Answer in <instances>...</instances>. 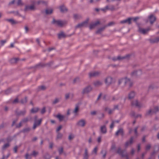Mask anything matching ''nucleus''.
Segmentation results:
<instances>
[{"label":"nucleus","instance_id":"3c124183","mask_svg":"<svg viewBox=\"0 0 159 159\" xmlns=\"http://www.w3.org/2000/svg\"><path fill=\"white\" fill-rule=\"evenodd\" d=\"M101 153L102 154H103V158H105L106 157L107 152L105 150H102L101 151Z\"/></svg>","mask_w":159,"mask_h":159},{"label":"nucleus","instance_id":"2eb2a0df","mask_svg":"<svg viewBox=\"0 0 159 159\" xmlns=\"http://www.w3.org/2000/svg\"><path fill=\"white\" fill-rule=\"evenodd\" d=\"M42 122V119H40L38 120V121H34V123L33 125V129H36L37 126L39 125Z\"/></svg>","mask_w":159,"mask_h":159},{"label":"nucleus","instance_id":"f03ea898","mask_svg":"<svg viewBox=\"0 0 159 159\" xmlns=\"http://www.w3.org/2000/svg\"><path fill=\"white\" fill-rule=\"evenodd\" d=\"M52 23L56 26L62 27L65 23L64 21L61 20H56L54 19H53Z\"/></svg>","mask_w":159,"mask_h":159},{"label":"nucleus","instance_id":"bf43d9fd","mask_svg":"<svg viewBox=\"0 0 159 159\" xmlns=\"http://www.w3.org/2000/svg\"><path fill=\"white\" fill-rule=\"evenodd\" d=\"M114 24V23L113 22H111L109 23L107 25H105V26H107V27L108 26H111Z\"/></svg>","mask_w":159,"mask_h":159},{"label":"nucleus","instance_id":"e433bc0d","mask_svg":"<svg viewBox=\"0 0 159 159\" xmlns=\"http://www.w3.org/2000/svg\"><path fill=\"white\" fill-rule=\"evenodd\" d=\"M27 101V97H25L24 98L22 99L20 101V102L22 104H24L26 103Z\"/></svg>","mask_w":159,"mask_h":159},{"label":"nucleus","instance_id":"423d86ee","mask_svg":"<svg viewBox=\"0 0 159 159\" xmlns=\"http://www.w3.org/2000/svg\"><path fill=\"white\" fill-rule=\"evenodd\" d=\"M132 106H135L139 108L143 107V105L140 102H139L137 100L132 101L131 102Z\"/></svg>","mask_w":159,"mask_h":159},{"label":"nucleus","instance_id":"ddd939ff","mask_svg":"<svg viewBox=\"0 0 159 159\" xmlns=\"http://www.w3.org/2000/svg\"><path fill=\"white\" fill-rule=\"evenodd\" d=\"M35 9V7L34 5H32L30 6L28 5L25 6L24 11H27L29 10H34Z\"/></svg>","mask_w":159,"mask_h":159},{"label":"nucleus","instance_id":"aec40b11","mask_svg":"<svg viewBox=\"0 0 159 159\" xmlns=\"http://www.w3.org/2000/svg\"><path fill=\"white\" fill-rule=\"evenodd\" d=\"M124 151L121 150L120 148H118L117 151V153L121 155L122 157H125L126 156V154H124Z\"/></svg>","mask_w":159,"mask_h":159},{"label":"nucleus","instance_id":"c85d7f7f","mask_svg":"<svg viewBox=\"0 0 159 159\" xmlns=\"http://www.w3.org/2000/svg\"><path fill=\"white\" fill-rule=\"evenodd\" d=\"M102 84V82L101 81L99 80L96 81L94 82L93 83L94 85L96 87H98L101 85Z\"/></svg>","mask_w":159,"mask_h":159},{"label":"nucleus","instance_id":"338daca9","mask_svg":"<svg viewBox=\"0 0 159 159\" xmlns=\"http://www.w3.org/2000/svg\"><path fill=\"white\" fill-rule=\"evenodd\" d=\"M114 111L113 110V109H109V110L108 111V113L109 114H111Z\"/></svg>","mask_w":159,"mask_h":159},{"label":"nucleus","instance_id":"412c9836","mask_svg":"<svg viewBox=\"0 0 159 159\" xmlns=\"http://www.w3.org/2000/svg\"><path fill=\"white\" fill-rule=\"evenodd\" d=\"M100 24V22L99 21H97L94 23L90 25L89 26V29L91 30L94 28L98 25Z\"/></svg>","mask_w":159,"mask_h":159},{"label":"nucleus","instance_id":"1a4fd4ad","mask_svg":"<svg viewBox=\"0 0 159 159\" xmlns=\"http://www.w3.org/2000/svg\"><path fill=\"white\" fill-rule=\"evenodd\" d=\"M142 74V71L139 70L133 71L131 72V75L132 76H137L140 75Z\"/></svg>","mask_w":159,"mask_h":159},{"label":"nucleus","instance_id":"bb28decb","mask_svg":"<svg viewBox=\"0 0 159 159\" xmlns=\"http://www.w3.org/2000/svg\"><path fill=\"white\" fill-rule=\"evenodd\" d=\"M119 134H121L122 136L123 135V131L122 129H118L116 133V135L118 136Z\"/></svg>","mask_w":159,"mask_h":159},{"label":"nucleus","instance_id":"79ce46f5","mask_svg":"<svg viewBox=\"0 0 159 159\" xmlns=\"http://www.w3.org/2000/svg\"><path fill=\"white\" fill-rule=\"evenodd\" d=\"M60 98H56L55 99L52 101V104L54 105L58 103L60 101Z\"/></svg>","mask_w":159,"mask_h":159},{"label":"nucleus","instance_id":"5701e85b","mask_svg":"<svg viewBox=\"0 0 159 159\" xmlns=\"http://www.w3.org/2000/svg\"><path fill=\"white\" fill-rule=\"evenodd\" d=\"M107 27V26H104L103 27H101L99 29H98L97 30L96 32V34H101V33L103 32L105 28Z\"/></svg>","mask_w":159,"mask_h":159},{"label":"nucleus","instance_id":"de8ad7c7","mask_svg":"<svg viewBox=\"0 0 159 159\" xmlns=\"http://www.w3.org/2000/svg\"><path fill=\"white\" fill-rule=\"evenodd\" d=\"M30 155H29L28 153H27L25 155V159H31V157Z\"/></svg>","mask_w":159,"mask_h":159},{"label":"nucleus","instance_id":"e2e57ef3","mask_svg":"<svg viewBox=\"0 0 159 159\" xmlns=\"http://www.w3.org/2000/svg\"><path fill=\"white\" fill-rule=\"evenodd\" d=\"M138 128V126L136 127L134 129V132L135 134L136 135H138L137 129Z\"/></svg>","mask_w":159,"mask_h":159},{"label":"nucleus","instance_id":"f704fd0d","mask_svg":"<svg viewBox=\"0 0 159 159\" xmlns=\"http://www.w3.org/2000/svg\"><path fill=\"white\" fill-rule=\"evenodd\" d=\"M60 11L62 12H64L65 11H67V9L63 5L61 6L60 7Z\"/></svg>","mask_w":159,"mask_h":159},{"label":"nucleus","instance_id":"ea45409f","mask_svg":"<svg viewBox=\"0 0 159 159\" xmlns=\"http://www.w3.org/2000/svg\"><path fill=\"white\" fill-rule=\"evenodd\" d=\"M39 154V152L36 151L35 150L33 151L32 153L31 154V155L33 156L34 157H36Z\"/></svg>","mask_w":159,"mask_h":159},{"label":"nucleus","instance_id":"4c0bfd02","mask_svg":"<svg viewBox=\"0 0 159 159\" xmlns=\"http://www.w3.org/2000/svg\"><path fill=\"white\" fill-rule=\"evenodd\" d=\"M129 55H126L125 56H123V57H121L120 56H118L117 57V59L118 60H122V59H125L126 58H127L128 57H129Z\"/></svg>","mask_w":159,"mask_h":159},{"label":"nucleus","instance_id":"6ab92c4d","mask_svg":"<svg viewBox=\"0 0 159 159\" xmlns=\"http://www.w3.org/2000/svg\"><path fill=\"white\" fill-rule=\"evenodd\" d=\"M134 137L132 136L130 138L129 140L127 141L125 143V147H127L128 146L131 145L133 142Z\"/></svg>","mask_w":159,"mask_h":159},{"label":"nucleus","instance_id":"8fccbe9b","mask_svg":"<svg viewBox=\"0 0 159 159\" xmlns=\"http://www.w3.org/2000/svg\"><path fill=\"white\" fill-rule=\"evenodd\" d=\"M62 136V134L59 133H58L57 136V139H61Z\"/></svg>","mask_w":159,"mask_h":159},{"label":"nucleus","instance_id":"37998d69","mask_svg":"<svg viewBox=\"0 0 159 159\" xmlns=\"http://www.w3.org/2000/svg\"><path fill=\"white\" fill-rule=\"evenodd\" d=\"M10 146V144L9 143H7L5 144H4L3 146L2 147V150H5L7 148L9 147Z\"/></svg>","mask_w":159,"mask_h":159},{"label":"nucleus","instance_id":"a211bd4d","mask_svg":"<svg viewBox=\"0 0 159 159\" xmlns=\"http://www.w3.org/2000/svg\"><path fill=\"white\" fill-rule=\"evenodd\" d=\"M133 82L130 80L129 79L126 78V81H125V85H128L129 86V88L131 87L133 85Z\"/></svg>","mask_w":159,"mask_h":159},{"label":"nucleus","instance_id":"20e7f679","mask_svg":"<svg viewBox=\"0 0 159 159\" xmlns=\"http://www.w3.org/2000/svg\"><path fill=\"white\" fill-rule=\"evenodd\" d=\"M15 115L16 116H24L25 115L26 111L25 109L21 111H19L18 109H17L15 111Z\"/></svg>","mask_w":159,"mask_h":159},{"label":"nucleus","instance_id":"a878e982","mask_svg":"<svg viewBox=\"0 0 159 159\" xmlns=\"http://www.w3.org/2000/svg\"><path fill=\"white\" fill-rule=\"evenodd\" d=\"M126 77L125 78H122L119 79L118 80V85H120L122 83H124V85H125V81L126 80Z\"/></svg>","mask_w":159,"mask_h":159},{"label":"nucleus","instance_id":"f3484780","mask_svg":"<svg viewBox=\"0 0 159 159\" xmlns=\"http://www.w3.org/2000/svg\"><path fill=\"white\" fill-rule=\"evenodd\" d=\"M135 95V93L134 91H131L128 94V98L129 100L133 99Z\"/></svg>","mask_w":159,"mask_h":159},{"label":"nucleus","instance_id":"0e129e2a","mask_svg":"<svg viewBox=\"0 0 159 159\" xmlns=\"http://www.w3.org/2000/svg\"><path fill=\"white\" fill-rule=\"evenodd\" d=\"M115 123V121H112L111 125H110V128L111 129H112L114 127Z\"/></svg>","mask_w":159,"mask_h":159},{"label":"nucleus","instance_id":"4be33fe9","mask_svg":"<svg viewBox=\"0 0 159 159\" xmlns=\"http://www.w3.org/2000/svg\"><path fill=\"white\" fill-rule=\"evenodd\" d=\"M151 24H152L156 20V17L152 15H151L149 17Z\"/></svg>","mask_w":159,"mask_h":159},{"label":"nucleus","instance_id":"c9c22d12","mask_svg":"<svg viewBox=\"0 0 159 159\" xmlns=\"http://www.w3.org/2000/svg\"><path fill=\"white\" fill-rule=\"evenodd\" d=\"M39 108L38 107H35L33 108L31 110V112L32 113H34L37 112L39 110Z\"/></svg>","mask_w":159,"mask_h":159},{"label":"nucleus","instance_id":"39448f33","mask_svg":"<svg viewBox=\"0 0 159 159\" xmlns=\"http://www.w3.org/2000/svg\"><path fill=\"white\" fill-rule=\"evenodd\" d=\"M150 30V29L149 28H148L146 29H144L139 27L138 31L140 34H147Z\"/></svg>","mask_w":159,"mask_h":159},{"label":"nucleus","instance_id":"58836bf2","mask_svg":"<svg viewBox=\"0 0 159 159\" xmlns=\"http://www.w3.org/2000/svg\"><path fill=\"white\" fill-rule=\"evenodd\" d=\"M18 60V58H14L11 59L10 61L11 63H16Z\"/></svg>","mask_w":159,"mask_h":159},{"label":"nucleus","instance_id":"6e6d98bb","mask_svg":"<svg viewBox=\"0 0 159 159\" xmlns=\"http://www.w3.org/2000/svg\"><path fill=\"white\" fill-rule=\"evenodd\" d=\"M23 123L21 121L19 123L18 125H17L16 126V127L17 128H19L21 127L22 126V124Z\"/></svg>","mask_w":159,"mask_h":159},{"label":"nucleus","instance_id":"69168bd1","mask_svg":"<svg viewBox=\"0 0 159 159\" xmlns=\"http://www.w3.org/2000/svg\"><path fill=\"white\" fill-rule=\"evenodd\" d=\"M13 139V138L10 137H7V140L8 142H10Z\"/></svg>","mask_w":159,"mask_h":159},{"label":"nucleus","instance_id":"393cba45","mask_svg":"<svg viewBox=\"0 0 159 159\" xmlns=\"http://www.w3.org/2000/svg\"><path fill=\"white\" fill-rule=\"evenodd\" d=\"M67 36L64 32H61L58 34V38L59 39H61L62 38H65Z\"/></svg>","mask_w":159,"mask_h":159},{"label":"nucleus","instance_id":"f257e3e1","mask_svg":"<svg viewBox=\"0 0 159 159\" xmlns=\"http://www.w3.org/2000/svg\"><path fill=\"white\" fill-rule=\"evenodd\" d=\"M92 89V87L90 85H89L83 89L82 93L83 94H88L90 93Z\"/></svg>","mask_w":159,"mask_h":159},{"label":"nucleus","instance_id":"2f4dec72","mask_svg":"<svg viewBox=\"0 0 159 159\" xmlns=\"http://www.w3.org/2000/svg\"><path fill=\"white\" fill-rule=\"evenodd\" d=\"M53 12V10L52 9H47L45 10V13L47 15H49L51 14Z\"/></svg>","mask_w":159,"mask_h":159},{"label":"nucleus","instance_id":"5fc2aeb1","mask_svg":"<svg viewBox=\"0 0 159 159\" xmlns=\"http://www.w3.org/2000/svg\"><path fill=\"white\" fill-rule=\"evenodd\" d=\"M46 112V108L45 107H43L41 110L40 112L42 114H44Z\"/></svg>","mask_w":159,"mask_h":159},{"label":"nucleus","instance_id":"72a5a7b5","mask_svg":"<svg viewBox=\"0 0 159 159\" xmlns=\"http://www.w3.org/2000/svg\"><path fill=\"white\" fill-rule=\"evenodd\" d=\"M153 111L151 109H150L145 114V116H146L149 115H151L152 114H153V113L152 112Z\"/></svg>","mask_w":159,"mask_h":159},{"label":"nucleus","instance_id":"13d9d810","mask_svg":"<svg viewBox=\"0 0 159 159\" xmlns=\"http://www.w3.org/2000/svg\"><path fill=\"white\" fill-rule=\"evenodd\" d=\"M7 42L6 40H2L0 41V43L1 44V45L2 46L3 45L4 43H5Z\"/></svg>","mask_w":159,"mask_h":159},{"label":"nucleus","instance_id":"9d476101","mask_svg":"<svg viewBox=\"0 0 159 159\" xmlns=\"http://www.w3.org/2000/svg\"><path fill=\"white\" fill-rule=\"evenodd\" d=\"M88 21V20H87L81 23L78 24L76 26H75V28H77L86 26L87 25Z\"/></svg>","mask_w":159,"mask_h":159},{"label":"nucleus","instance_id":"774afa93","mask_svg":"<svg viewBox=\"0 0 159 159\" xmlns=\"http://www.w3.org/2000/svg\"><path fill=\"white\" fill-rule=\"evenodd\" d=\"M118 107L119 106L118 105H115L114 106V107L113 109L114 111H115L116 109L118 110Z\"/></svg>","mask_w":159,"mask_h":159},{"label":"nucleus","instance_id":"49530a36","mask_svg":"<svg viewBox=\"0 0 159 159\" xmlns=\"http://www.w3.org/2000/svg\"><path fill=\"white\" fill-rule=\"evenodd\" d=\"M38 90L40 91L41 90H44L46 89V87L45 86L42 85L39 86L38 87Z\"/></svg>","mask_w":159,"mask_h":159},{"label":"nucleus","instance_id":"4468645a","mask_svg":"<svg viewBox=\"0 0 159 159\" xmlns=\"http://www.w3.org/2000/svg\"><path fill=\"white\" fill-rule=\"evenodd\" d=\"M132 18H129L127 19L122 20L120 21V23L122 24L127 23L130 25L131 23V20Z\"/></svg>","mask_w":159,"mask_h":159},{"label":"nucleus","instance_id":"a18cd8bd","mask_svg":"<svg viewBox=\"0 0 159 159\" xmlns=\"http://www.w3.org/2000/svg\"><path fill=\"white\" fill-rule=\"evenodd\" d=\"M81 17V16L79 15L75 14L74 15V18L75 20L79 19Z\"/></svg>","mask_w":159,"mask_h":159},{"label":"nucleus","instance_id":"dca6fc26","mask_svg":"<svg viewBox=\"0 0 159 159\" xmlns=\"http://www.w3.org/2000/svg\"><path fill=\"white\" fill-rule=\"evenodd\" d=\"M100 132L101 133L103 134H105L107 133V129L105 125H103L101 126Z\"/></svg>","mask_w":159,"mask_h":159},{"label":"nucleus","instance_id":"09e8293b","mask_svg":"<svg viewBox=\"0 0 159 159\" xmlns=\"http://www.w3.org/2000/svg\"><path fill=\"white\" fill-rule=\"evenodd\" d=\"M11 92V89H8L5 91V93L6 94H8Z\"/></svg>","mask_w":159,"mask_h":159},{"label":"nucleus","instance_id":"473e14b6","mask_svg":"<svg viewBox=\"0 0 159 159\" xmlns=\"http://www.w3.org/2000/svg\"><path fill=\"white\" fill-rule=\"evenodd\" d=\"M79 107L78 105H76L75 106V108L73 111V113L75 114H76L79 111Z\"/></svg>","mask_w":159,"mask_h":159},{"label":"nucleus","instance_id":"680f3d73","mask_svg":"<svg viewBox=\"0 0 159 159\" xmlns=\"http://www.w3.org/2000/svg\"><path fill=\"white\" fill-rule=\"evenodd\" d=\"M58 152L60 154H61L63 152V148L61 147L58 149Z\"/></svg>","mask_w":159,"mask_h":159},{"label":"nucleus","instance_id":"9b49d317","mask_svg":"<svg viewBox=\"0 0 159 159\" xmlns=\"http://www.w3.org/2000/svg\"><path fill=\"white\" fill-rule=\"evenodd\" d=\"M56 117L59 119L60 121H61L63 120L66 121L68 119V117L66 116L61 115L60 114H58L56 116Z\"/></svg>","mask_w":159,"mask_h":159},{"label":"nucleus","instance_id":"b1692460","mask_svg":"<svg viewBox=\"0 0 159 159\" xmlns=\"http://www.w3.org/2000/svg\"><path fill=\"white\" fill-rule=\"evenodd\" d=\"M43 159H50L51 156L48 152H46L43 155Z\"/></svg>","mask_w":159,"mask_h":159},{"label":"nucleus","instance_id":"6e6552de","mask_svg":"<svg viewBox=\"0 0 159 159\" xmlns=\"http://www.w3.org/2000/svg\"><path fill=\"white\" fill-rule=\"evenodd\" d=\"M86 123V120L84 119H82L78 121L77 123V125L79 126L83 127L85 126Z\"/></svg>","mask_w":159,"mask_h":159},{"label":"nucleus","instance_id":"4d7b16f0","mask_svg":"<svg viewBox=\"0 0 159 159\" xmlns=\"http://www.w3.org/2000/svg\"><path fill=\"white\" fill-rule=\"evenodd\" d=\"M115 9V7L113 5H111L110 6L109 10L111 11H113Z\"/></svg>","mask_w":159,"mask_h":159},{"label":"nucleus","instance_id":"052dcab7","mask_svg":"<svg viewBox=\"0 0 159 159\" xmlns=\"http://www.w3.org/2000/svg\"><path fill=\"white\" fill-rule=\"evenodd\" d=\"M70 93H66L65 95V98L66 99H68L70 96Z\"/></svg>","mask_w":159,"mask_h":159},{"label":"nucleus","instance_id":"a19ab883","mask_svg":"<svg viewBox=\"0 0 159 159\" xmlns=\"http://www.w3.org/2000/svg\"><path fill=\"white\" fill-rule=\"evenodd\" d=\"M152 110L153 113H155L159 111V107L158 106H155L154 107V109Z\"/></svg>","mask_w":159,"mask_h":159},{"label":"nucleus","instance_id":"864d4df0","mask_svg":"<svg viewBox=\"0 0 159 159\" xmlns=\"http://www.w3.org/2000/svg\"><path fill=\"white\" fill-rule=\"evenodd\" d=\"M12 12L14 13L15 15L17 16H22L19 13L18 11H13Z\"/></svg>","mask_w":159,"mask_h":159},{"label":"nucleus","instance_id":"c03bdc74","mask_svg":"<svg viewBox=\"0 0 159 159\" xmlns=\"http://www.w3.org/2000/svg\"><path fill=\"white\" fill-rule=\"evenodd\" d=\"M30 130V128L29 127L26 128L24 129L22 132L24 133H26L29 132Z\"/></svg>","mask_w":159,"mask_h":159},{"label":"nucleus","instance_id":"c756f323","mask_svg":"<svg viewBox=\"0 0 159 159\" xmlns=\"http://www.w3.org/2000/svg\"><path fill=\"white\" fill-rule=\"evenodd\" d=\"M31 117L30 116L29 118L27 117L24 118L21 120L23 123H25L28 122L30 120H31Z\"/></svg>","mask_w":159,"mask_h":159},{"label":"nucleus","instance_id":"603ef678","mask_svg":"<svg viewBox=\"0 0 159 159\" xmlns=\"http://www.w3.org/2000/svg\"><path fill=\"white\" fill-rule=\"evenodd\" d=\"M17 6L22 5L23 4L22 3L21 0H18L17 2Z\"/></svg>","mask_w":159,"mask_h":159},{"label":"nucleus","instance_id":"cd10ccee","mask_svg":"<svg viewBox=\"0 0 159 159\" xmlns=\"http://www.w3.org/2000/svg\"><path fill=\"white\" fill-rule=\"evenodd\" d=\"M6 20L10 23H11L12 25H14L16 24L17 23V22L14 19H7Z\"/></svg>","mask_w":159,"mask_h":159},{"label":"nucleus","instance_id":"7ed1b4c3","mask_svg":"<svg viewBox=\"0 0 159 159\" xmlns=\"http://www.w3.org/2000/svg\"><path fill=\"white\" fill-rule=\"evenodd\" d=\"M104 81L105 84L108 86L115 82L113 78L110 76L107 77L105 78Z\"/></svg>","mask_w":159,"mask_h":159},{"label":"nucleus","instance_id":"7c9ffc66","mask_svg":"<svg viewBox=\"0 0 159 159\" xmlns=\"http://www.w3.org/2000/svg\"><path fill=\"white\" fill-rule=\"evenodd\" d=\"M89 156L88 155V150L87 148L85 149V152L84 155V159H88Z\"/></svg>","mask_w":159,"mask_h":159},{"label":"nucleus","instance_id":"0eeeda50","mask_svg":"<svg viewBox=\"0 0 159 159\" xmlns=\"http://www.w3.org/2000/svg\"><path fill=\"white\" fill-rule=\"evenodd\" d=\"M53 63V62L52 61H51L46 64L40 63L35 66L34 67L35 68H39L40 67H44L45 66H50L52 65Z\"/></svg>","mask_w":159,"mask_h":159},{"label":"nucleus","instance_id":"f8f14e48","mask_svg":"<svg viewBox=\"0 0 159 159\" xmlns=\"http://www.w3.org/2000/svg\"><path fill=\"white\" fill-rule=\"evenodd\" d=\"M101 74V72L99 71H94L90 72L89 73L90 77H96L99 75Z\"/></svg>","mask_w":159,"mask_h":159}]
</instances>
